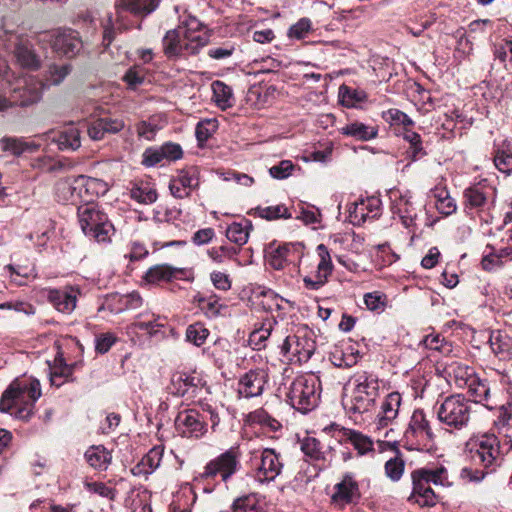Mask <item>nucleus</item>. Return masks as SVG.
Instances as JSON below:
<instances>
[{
  "mask_svg": "<svg viewBox=\"0 0 512 512\" xmlns=\"http://www.w3.org/2000/svg\"><path fill=\"white\" fill-rule=\"evenodd\" d=\"M209 42L204 25L192 15L180 16L177 28L166 32L162 39L163 52L168 59L196 55Z\"/></svg>",
  "mask_w": 512,
  "mask_h": 512,
  "instance_id": "f257e3e1",
  "label": "nucleus"
},
{
  "mask_svg": "<svg viewBox=\"0 0 512 512\" xmlns=\"http://www.w3.org/2000/svg\"><path fill=\"white\" fill-rule=\"evenodd\" d=\"M240 469V449L232 446L209 460L201 471L195 473L193 481L201 485L205 493H212L221 483L227 484Z\"/></svg>",
  "mask_w": 512,
  "mask_h": 512,
  "instance_id": "f03ea898",
  "label": "nucleus"
},
{
  "mask_svg": "<svg viewBox=\"0 0 512 512\" xmlns=\"http://www.w3.org/2000/svg\"><path fill=\"white\" fill-rule=\"evenodd\" d=\"M41 397L38 380L15 379L0 398V412L10 413L17 419L28 420L34 411L36 401Z\"/></svg>",
  "mask_w": 512,
  "mask_h": 512,
  "instance_id": "7ed1b4c3",
  "label": "nucleus"
},
{
  "mask_svg": "<svg viewBox=\"0 0 512 512\" xmlns=\"http://www.w3.org/2000/svg\"><path fill=\"white\" fill-rule=\"evenodd\" d=\"M320 395V379L314 374H305L296 377L291 382L287 392V399L295 410L306 414L318 406Z\"/></svg>",
  "mask_w": 512,
  "mask_h": 512,
  "instance_id": "20e7f679",
  "label": "nucleus"
},
{
  "mask_svg": "<svg viewBox=\"0 0 512 512\" xmlns=\"http://www.w3.org/2000/svg\"><path fill=\"white\" fill-rule=\"evenodd\" d=\"M437 418L448 431H460L469 425L472 415L470 400L461 394L447 396L435 406Z\"/></svg>",
  "mask_w": 512,
  "mask_h": 512,
  "instance_id": "39448f33",
  "label": "nucleus"
},
{
  "mask_svg": "<svg viewBox=\"0 0 512 512\" xmlns=\"http://www.w3.org/2000/svg\"><path fill=\"white\" fill-rule=\"evenodd\" d=\"M78 219L84 234L97 242H106L113 232V225L97 204L79 205Z\"/></svg>",
  "mask_w": 512,
  "mask_h": 512,
  "instance_id": "423d86ee",
  "label": "nucleus"
},
{
  "mask_svg": "<svg viewBox=\"0 0 512 512\" xmlns=\"http://www.w3.org/2000/svg\"><path fill=\"white\" fill-rule=\"evenodd\" d=\"M248 463L260 483L274 481L284 466L281 455L275 449L263 447L250 450Z\"/></svg>",
  "mask_w": 512,
  "mask_h": 512,
  "instance_id": "0eeeda50",
  "label": "nucleus"
},
{
  "mask_svg": "<svg viewBox=\"0 0 512 512\" xmlns=\"http://www.w3.org/2000/svg\"><path fill=\"white\" fill-rule=\"evenodd\" d=\"M316 344L311 332L307 329H297L281 344V353L291 363H306L313 355Z\"/></svg>",
  "mask_w": 512,
  "mask_h": 512,
  "instance_id": "6e6552de",
  "label": "nucleus"
},
{
  "mask_svg": "<svg viewBox=\"0 0 512 512\" xmlns=\"http://www.w3.org/2000/svg\"><path fill=\"white\" fill-rule=\"evenodd\" d=\"M471 458L484 468L493 466L500 457V444L494 434H483L469 444Z\"/></svg>",
  "mask_w": 512,
  "mask_h": 512,
  "instance_id": "1a4fd4ad",
  "label": "nucleus"
},
{
  "mask_svg": "<svg viewBox=\"0 0 512 512\" xmlns=\"http://www.w3.org/2000/svg\"><path fill=\"white\" fill-rule=\"evenodd\" d=\"M175 427L182 437L199 439L208 430L205 415L197 409H186L180 411L175 419Z\"/></svg>",
  "mask_w": 512,
  "mask_h": 512,
  "instance_id": "9d476101",
  "label": "nucleus"
},
{
  "mask_svg": "<svg viewBox=\"0 0 512 512\" xmlns=\"http://www.w3.org/2000/svg\"><path fill=\"white\" fill-rule=\"evenodd\" d=\"M303 248L304 246L300 242L282 245L270 243L265 249V259L273 269L281 270L287 262H292L299 258Z\"/></svg>",
  "mask_w": 512,
  "mask_h": 512,
  "instance_id": "9b49d317",
  "label": "nucleus"
},
{
  "mask_svg": "<svg viewBox=\"0 0 512 512\" xmlns=\"http://www.w3.org/2000/svg\"><path fill=\"white\" fill-rule=\"evenodd\" d=\"M43 294L58 312L71 314L76 308L81 292L77 286H64L61 288H46L43 290Z\"/></svg>",
  "mask_w": 512,
  "mask_h": 512,
  "instance_id": "f8f14e48",
  "label": "nucleus"
},
{
  "mask_svg": "<svg viewBox=\"0 0 512 512\" xmlns=\"http://www.w3.org/2000/svg\"><path fill=\"white\" fill-rule=\"evenodd\" d=\"M425 473L424 469H416L411 473L413 487L408 501L420 507H433L437 503V496L424 476Z\"/></svg>",
  "mask_w": 512,
  "mask_h": 512,
  "instance_id": "ddd939ff",
  "label": "nucleus"
},
{
  "mask_svg": "<svg viewBox=\"0 0 512 512\" xmlns=\"http://www.w3.org/2000/svg\"><path fill=\"white\" fill-rule=\"evenodd\" d=\"M268 383L266 370L257 368L251 369L240 376L237 392L240 397L253 398L261 396Z\"/></svg>",
  "mask_w": 512,
  "mask_h": 512,
  "instance_id": "4468645a",
  "label": "nucleus"
},
{
  "mask_svg": "<svg viewBox=\"0 0 512 512\" xmlns=\"http://www.w3.org/2000/svg\"><path fill=\"white\" fill-rule=\"evenodd\" d=\"M53 50L58 54L73 57L82 49L79 34L72 29H57L47 34Z\"/></svg>",
  "mask_w": 512,
  "mask_h": 512,
  "instance_id": "2eb2a0df",
  "label": "nucleus"
},
{
  "mask_svg": "<svg viewBox=\"0 0 512 512\" xmlns=\"http://www.w3.org/2000/svg\"><path fill=\"white\" fill-rule=\"evenodd\" d=\"M43 84L34 77H21L12 89L17 105L28 106L38 102L42 97Z\"/></svg>",
  "mask_w": 512,
  "mask_h": 512,
  "instance_id": "dca6fc26",
  "label": "nucleus"
},
{
  "mask_svg": "<svg viewBox=\"0 0 512 512\" xmlns=\"http://www.w3.org/2000/svg\"><path fill=\"white\" fill-rule=\"evenodd\" d=\"M199 185V170L197 167H189L178 171L169 182V190L177 199H184Z\"/></svg>",
  "mask_w": 512,
  "mask_h": 512,
  "instance_id": "f3484780",
  "label": "nucleus"
},
{
  "mask_svg": "<svg viewBox=\"0 0 512 512\" xmlns=\"http://www.w3.org/2000/svg\"><path fill=\"white\" fill-rule=\"evenodd\" d=\"M317 254L319 262L315 274L303 278L304 286L309 290H319L323 287L333 270L330 253L324 244L317 246Z\"/></svg>",
  "mask_w": 512,
  "mask_h": 512,
  "instance_id": "a211bd4d",
  "label": "nucleus"
},
{
  "mask_svg": "<svg viewBox=\"0 0 512 512\" xmlns=\"http://www.w3.org/2000/svg\"><path fill=\"white\" fill-rule=\"evenodd\" d=\"M494 192L495 189L489 184L487 179H483L466 188L463 192L465 210H484Z\"/></svg>",
  "mask_w": 512,
  "mask_h": 512,
  "instance_id": "6ab92c4d",
  "label": "nucleus"
},
{
  "mask_svg": "<svg viewBox=\"0 0 512 512\" xmlns=\"http://www.w3.org/2000/svg\"><path fill=\"white\" fill-rule=\"evenodd\" d=\"M381 200L377 197L361 199L349 208V220L353 225H361L369 219H376L381 215Z\"/></svg>",
  "mask_w": 512,
  "mask_h": 512,
  "instance_id": "aec40b11",
  "label": "nucleus"
},
{
  "mask_svg": "<svg viewBox=\"0 0 512 512\" xmlns=\"http://www.w3.org/2000/svg\"><path fill=\"white\" fill-rule=\"evenodd\" d=\"M401 404L402 396L399 392H391L384 398L374 422L377 430L387 428L394 424L398 417Z\"/></svg>",
  "mask_w": 512,
  "mask_h": 512,
  "instance_id": "412c9836",
  "label": "nucleus"
},
{
  "mask_svg": "<svg viewBox=\"0 0 512 512\" xmlns=\"http://www.w3.org/2000/svg\"><path fill=\"white\" fill-rule=\"evenodd\" d=\"M360 497L359 485L352 474H345L340 482L335 484L331 502L337 507H344Z\"/></svg>",
  "mask_w": 512,
  "mask_h": 512,
  "instance_id": "4be33fe9",
  "label": "nucleus"
},
{
  "mask_svg": "<svg viewBox=\"0 0 512 512\" xmlns=\"http://www.w3.org/2000/svg\"><path fill=\"white\" fill-rule=\"evenodd\" d=\"M76 184L78 187V193L75 194V204L87 205L88 203H94V200L100 195L106 192V184L97 178H92L84 175L76 177Z\"/></svg>",
  "mask_w": 512,
  "mask_h": 512,
  "instance_id": "5701e85b",
  "label": "nucleus"
},
{
  "mask_svg": "<svg viewBox=\"0 0 512 512\" xmlns=\"http://www.w3.org/2000/svg\"><path fill=\"white\" fill-rule=\"evenodd\" d=\"M7 39L3 40V46L8 50H13L17 60L25 67H36L37 59L31 46L20 36L11 31H4Z\"/></svg>",
  "mask_w": 512,
  "mask_h": 512,
  "instance_id": "b1692460",
  "label": "nucleus"
},
{
  "mask_svg": "<svg viewBox=\"0 0 512 512\" xmlns=\"http://www.w3.org/2000/svg\"><path fill=\"white\" fill-rule=\"evenodd\" d=\"M301 450L308 461L320 469L326 467L331 461L330 446L322 444L314 437L304 438L301 442Z\"/></svg>",
  "mask_w": 512,
  "mask_h": 512,
  "instance_id": "393cba45",
  "label": "nucleus"
},
{
  "mask_svg": "<svg viewBox=\"0 0 512 512\" xmlns=\"http://www.w3.org/2000/svg\"><path fill=\"white\" fill-rule=\"evenodd\" d=\"M405 436L407 439L419 438L425 447L427 443L434 441L435 435L423 410L417 409L413 412Z\"/></svg>",
  "mask_w": 512,
  "mask_h": 512,
  "instance_id": "a878e982",
  "label": "nucleus"
},
{
  "mask_svg": "<svg viewBox=\"0 0 512 512\" xmlns=\"http://www.w3.org/2000/svg\"><path fill=\"white\" fill-rule=\"evenodd\" d=\"M202 386V379L197 375L177 372L171 378L172 393L178 396L195 397L197 390Z\"/></svg>",
  "mask_w": 512,
  "mask_h": 512,
  "instance_id": "bb28decb",
  "label": "nucleus"
},
{
  "mask_svg": "<svg viewBox=\"0 0 512 512\" xmlns=\"http://www.w3.org/2000/svg\"><path fill=\"white\" fill-rule=\"evenodd\" d=\"M394 199L392 201V212L398 215L402 224L406 228H410L415 224L417 218L416 208L412 202V195L410 192L404 194H393Z\"/></svg>",
  "mask_w": 512,
  "mask_h": 512,
  "instance_id": "cd10ccee",
  "label": "nucleus"
},
{
  "mask_svg": "<svg viewBox=\"0 0 512 512\" xmlns=\"http://www.w3.org/2000/svg\"><path fill=\"white\" fill-rule=\"evenodd\" d=\"M164 454L163 446H154L146 455L131 469V473L138 477H147L152 474L161 464Z\"/></svg>",
  "mask_w": 512,
  "mask_h": 512,
  "instance_id": "c85d7f7f",
  "label": "nucleus"
},
{
  "mask_svg": "<svg viewBox=\"0 0 512 512\" xmlns=\"http://www.w3.org/2000/svg\"><path fill=\"white\" fill-rule=\"evenodd\" d=\"M160 0H120L117 5V16L123 18L124 12H130L138 17H145L155 11Z\"/></svg>",
  "mask_w": 512,
  "mask_h": 512,
  "instance_id": "c756f323",
  "label": "nucleus"
},
{
  "mask_svg": "<svg viewBox=\"0 0 512 512\" xmlns=\"http://www.w3.org/2000/svg\"><path fill=\"white\" fill-rule=\"evenodd\" d=\"M444 373L459 388H465L476 376L472 367L456 360L446 363Z\"/></svg>",
  "mask_w": 512,
  "mask_h": 512,
  "instance_id": "7c9ffc66",
  "label": "nucleus"
},
{
  "mask_svg": "<svg viewBox=\"0 0 512 512\" xmlns=\"http://www.w3.org/2000/svg\"><path fill=\"white\" fill-rule=\"evenodd\" d=\"M48 138L54 142L59 150H76L80 147V130L76 126H69L57 134L50 132Z\"/></svg>",
  "mask_w": 512,
  "mask_h": 512,
  "instance_id": "2f4dec72",
  "label": "nucleus"
},
{
  "mask_svg": "<svg viewBox=\"0 0 512 512\" xmlns=\"http://www.w3.org/2000/svg\"><path fill=\"white\" fill-rule=\"evenodd\" d=\"M342 135L352 137L358 141H369L377 137L376 126L367 125L359 121H352L339 129Z\"/></svg>",
  "mask_w": 512,
  "mask_h": 512,
  "instance_id": "473e14b6",
  "label": "nucleus"
},
{
  "mask_svg": "<svg viewBox=\"0 0 512 512\" xmlns=\"http://www.w3.org/2000/svg\"><path fill=\"white\" fill-rule=\"evenodd\" d=\"M349 385L353 390L371 394V396L378 397L379 394V379L373 374L361 372L355 374L349 380Z\"/></svg>",
  "mask_w": 512,
  "mask_h": 512,
  "instance_id": "72a5a7b5",
  "label": "nucleus"
},
{
  "mask_svg": "<svg viewBox=\"0 0 512 512\" xmlns=\"http://www.w3.org/2000/svg\"><path fill=\"white\" fill-rule=\"evenodd\" d=\"M85 460L95 470L104 471L108 468L112 460V455L102 445L89 447L85 454Z\"/></svg>",
  "mask_w": 512,
  "mask_h": 512,
  "instance_id": "f704fd0d",
  "label": "nucleus"
},
{
  "mask_svg": "<svg viewBox=\"0 0 512 512\" xmlns=\"http://www.w3.org/2000/svg\"><path fill=\"white\" fill-rule=\"evenodd\" d=\"M431 197L436 200L435 207L439 213L449 216L456 212L457 205L446 187L437 185L431 191Z\"/></svg>",
  "mask_w": 512,
  "mask_h": 512,
  "instance_id": "c9c22d12",
  "label": "nucleus"
},
{
  "mask_svg": "<svg viewBox=\"0 0 512 512\" xmlns=\"http://www.w3.org/2000/svg\"><path fill=\"white\" fill-rule=\"evenodd\" d=\"M54 193L58 202L74 205L76 196L75 194L78 193L76 177L59 179L55 183Z\"/></svg>",
  "mask_w": 512,
  "mask_h": 512,
  "instance_id": "e433bc0d",
  "label": "nucleus"
},
{
  "mask_svg": "<svg viewBox=\"0 0 512 512\" xmlns=\"http://www.w3.org/2000/svg\"><path fill=\"white\" fill-rule=\"evenodd\" d=\"M193 302L200 307V309L208 316V317H217L221 314V310L226 307L223 303L220 302V298L214 294L210 293L209 295H204L202 293H197L193 297Z\"/></svg>",
  "mask_w": 512,
  "mask_h": 512,
  "instance_id": "4c0bfd02",
  "label": "nucleus"
},
{
  "mask_svg": "<svg viewBox=\"0 0 512 512\" xmlns=\"http://www.w3.org/2000/svg\"><path fill=\"white\" fill-rule=\"evenodd\" d=\"M0 146L3 151L10 152L15 156H20L25 152H34L39 148V144L33 141H25L16 137L1 138Z\"/></svg>",
  "mask_w": 512,
  "mask_h": 512,
  "instance_id": "58836bf2",
  "label": "nucleus"
},
{
  "mask_svg": "<svg viewBox=\"0 0 512 512\" xmlns=\"http://www.w3.org/2000/svg\"><path fill=\"white\" fill-rule=\"evenodd\" d=\"M465 388H467L470 395L474 397V402H485L484 405L488 409L494 408V406L490 404L491 395L487 380H482L475 376L474 381L469 382Z\"/></svg>",
  "mask_w": 512,
  "mask_h": 512,
  "instance_id": "ea45409f",
  "label": "nucleus"
},
{
  "mask_svg": "<svg viewBox=\"0 0 512 512\" xmlns=\"http://www.w3.org/2000/svg\"><path fill=\"white\" fill-rule=\"evenodd\" d=\"M402 137L406 142L409 143V148L406 151L408 159L411 161H417L427 154L423 147L420 134L411 129H405Z\"/></svg>",
  "mask_w": 512,
  "mask_h": 512,
  "instance_id": "a19ab883",
  "label": "nucleus"
},
{
  "mask_svg": "<svg viewBox=\"0 0 512 512\" xmlns=\"http://www.w3.org/2000/svg\"><path fill=\"white\" fill-rule=\"evenodd\" d=\"M213 91V100L216 105L225 110L233 106V91L230 86L222 81L216 80L211 85Z\"/></svg>",
  "mask_w": 512,
  "mask_h": 512,
  "instance_id": "79ce46f5",
  "label": "nucleus"
},
{
  "mask_svg": "<svg viewBox=\"0 0 512 512\" xmlns=\"http://www.w3.org/2000/svg\"><path fill=\"white\" fill-rule=\"evenodd\" d=\"M343 437L350 442L358 451L359 455H364L373 450V441L366 435L353 429L343 428Z\"/></svg>",
  "mask_w": 512,
  "mask_h": 512,
  "instance_id": "37998d69",
  "label": "nucleus"
},
{
  "mask_svg": "<svg viewBox=\"0 0 512 512\" xmlns=\"http://www.w3.org/2000/svg\"><path fill=\"white\" fill-rule=\"evenodd\" d=\"M247 419L250 424L260 425L271 432H276L282 428V424L262 408L249 413Z\"/></svg>",
  "mask_w": 512,
  "mask_h": 512,
  "instance_id": "c03bdc74",
  "label": "nucleus"
},
{
  "mask_svg": "<svg viewBox=\"0 0 512 512\" xmlns=\"http://www.w3.org/2000/svg\"><path fill=\"white\" fill-rule=\"evenodd\" d=\"M252 228L249 220L243 222H234L230 224L226 230V237L235 244L240 246L247 243L249 238V231Z\"/></svg>",
  "mask_w": 512,
  "mask_h": 512,
  "instance_id": "a18cd8bd",
  "label": "nucleus"
},
{
  "mask_svg": "<svg viewBox=\"0 0 512 512\" xmlns=\"http://www.w3.org/2000/svg\"><path fill=\"white\" fill-rule=\"evenodd\" d=\"M268 329L271 330L270 341L281 348V344L286 343V338H290L293 331L288 322L277 321L276 319H268Z\"/></svg>",
  "mask_w": 512,
  "mask_h": 512,
  "instance_id": "49530a36",
  "label": "nucleus"
},
{
  "mask_svg": "<svg viewBox=\"0 0 512 512\" xmlns=\"http://www.w3.org/2000/svg\"><path fill=\"white\" fill-rule=\"evenodd\" d=\"M339 99L343 106L351 108L366 101L367 94L362 89H353L347 85H341L339 88Z\"/></svg>",
  "mask_w": 512,
  "mask_h": 512,
  "instance_id": "de8ad7c7",
  "label": "nucleus"
},
{
  "mask_svg": "<svg viewBox=\"0 0 512 512\" xmlns=\"http://www.w3.org/2000/svg\"><path fill=\"white\" fill-rule=\"evenodd\" d=\"M376 399L377 397L371 396V394L352 389L349 410L353 413H365L374 406Z\"/></svg>",
  "mask_w": 512,
  "mask_h": 512,
  "instance_id": "09e8293b",
  "label": "nucleus"
},
{
  "mask_svg": "<svg viewBox=\"0 0 512 512\" xmlns=\"http://www.w3.org/2000/svg\"><path fill=\"white\" fill-rule=\"evenodd\" d=\"M176 270L169 265L160 264L151 267L145 274V280L151 284H160L170 281Z\"/></svg>",
  "mask_w": 512,
  "mask_h": 512,
  "instance_id": "8fccbe9b",
  "label": "nucleus"
},
{
  "mask_svg": "<svg viewBox=\"0 0 512 512\" xmlns=\"http://www.w3.org/2000/svg\"><path fill=\"white\" fill-rule=\"evenodd\" d=\"M131 198L141 204H152L157 200L158 194L149 183H141L131 189Z\"/></svg>",
  "mask_w": 512,
  "mask_h": 512,
  "instance_id": "3c124183",
  "label": "nucleus"
},
{
  "mask_svg": "<svg viewBox=\"0 0 512 512\" xmlns=\"http://www.w3.org/2000/svg\"><path fill=\"white\" fill-rule=\"evenodd\" d=\"M382 118L390 126H403L405 129H410L414 125V121L403 111L397 108H391L382 113Z\"/></svg>",
  "mask_w": 512,
  "mask_h": 512,
  "instance_id": "603ef678",
  "label": "nucleus"
},
{
  "mask_svg": "<svg viewBox=\"0 0 512 512\" xmlns=\"http://www.w3.org/2000/svg\"><path fill=\"white\" fill-rule=\"evenodd\" d=\"M256 214L266 220H277V219H289L292 217L291 213L289 212L288 208L283 205H275V206H266V207H257L256 208Z\"/></svg>",
  "mask_w": 512,
  "mask_h": 512,
  "instance_id": "864d4df0",
  "label": "nucleus"
},
{
  "mask_svg": "<svg viewBox=\"0 0 512 512\" xmlns=\"http://www.w3.org/2000/svg\"><path fill=\"white\" fill-rule=\"evenodd\" d=\"M209 330L200 322L189 325L186 329V340L197 347L205 343L209 336Z\"/></svg>",
  "mask_w": 512,
  "mask_h": 512,
  "instance_id": "5fc2aeb1",
  "label": "nucleus"
},
{
  "mask_svg": "<svg viewBox=\"0 0 512 512\" xmlns=\"http://www.w3.org/2000/svg\"><path fill=\"white\" fill-rule=\"evenodd\" d=\"M268 319H266L259 328H256L249 336L250 345L254 349H262L266 347V341L270 340L271 330L268 329Z\"/></svg>",
  "mask_w": 512,
  "mask_h": 512,
  "instance_id": "6e6d98bb",
  "label": "nucleus"
},
{
  "mask_svg": "<svg viewBox=\"0 0 512 512\" xmlns=\"http://www.w3.org/2000/svg\"><path fill=\"white\" fill-rule=\"evenodd\" d=\"M364 303L370 311L380 313L387 306V296L380 291L369 292L364 295Z\"/></svg>",
  "mask_w": 512,
  "mask_h": 512,
  "instance_id": "4d7b16f0",
  "label": "nucleus"
},
{
  "mask_svg": "<svg viewBox=\"0 0 512 512\" xmlns=\"http://www.w3.org/2000/svg\"><path fill=\"white\" fill-rule=\"evenodd\" d=\"M426 472L424 476L427 478L429 484L449 486L450 482L448 479L447 469L440 465L433 468H423Z\"/></svg>",
  "mask_w": 512,
  "mask_h": 512,
  "instance_id": "13d9d810",
  "label": "nucleus"
},
{
  "mask_svg": "<svg viewBox=\"0 0 512 512\" xmlns=\"http://www.w3.org/2000/svg\"><path fill=\"white\" fill-rule=\"evenodd\" d=\"M217 128L218 122L216 119H205L200 121L195 130L198 142H206L216 132Z\"/></svg>",
  "mask_w": 512,
  "mask_h": 512,
  "instance_id": "bf43d9fd",
  "label": "nucleus"
},
{
  "mask_svg": "<svg viewBox=\"0 0 512 512\" xmlns=\"http://www.w3.org/2000/svg\"><path fill=\"white\" fill-rule=\"evenodd\" d=\"M145 75L146 73L143 68L133 66L126 71L122 80L127 84L129 89L135 90L144 83Z\"/></svg>",
  "mask_w": 512,
  "mask_h": 512,
  "instance_id": "052dcab7",
  "label": "nucleus"
},
{
  "mask_svg": "<svg viewBox=\"0 0 512 512\" xmlns=\"http://www.w3.org/2000/svg\"><path fill=\"white\" fill-rule=\"evenodd\" d=\"M239 250L232 246H220V247H212L207 251L210 259L217 263L221 264L225 259H232L234 256L238 254Z\"/></svg>",
  "mask_w": 512,
  "mask_h": 512,
  "instance_id": "680f3d73",
  "label": "nucleus"
},
{
  "mask_svg": "<svg viewBox=\"0 0 512 512\" xmlns=\"http://www.w3.org/2000/svg\"><path fill=\"white\" fill-rule=\"evenodd\" d=\"M385 474L386 476L391 479L392 481L396 482L400 480V478L403 475L404 468H405V462L400 457H394L389 459L385 463Z\"/></svg>",
  "mask_w": 512,
  "mask_h": 512,
  "instance_id": "e2e57ef3",
  "label": "nucleus"
},
{
  "mask_svg": "<svg viewBox=\"0 0 512 512\" xmlns=\"http://www.w3.org/2000/svg\"><path fill=\"white\" fill-rule=\"evenodd\" d=\"M84 487L87 491L91 493H95L103 498H107L109 500H114L116 497V490L112 487H109L107 484L103 482H97V481H86L84 483Z\"/></svg>",
  "mask_w": 512,
  "mask_h": 512,
  "instance_id": "0e129e2a",
  "label": "nucleus"
},
{
  "mask_svg": "<svg viewBox=\"0 0 512 512\" xmlns=\"http://www.w3.org/2000/svg\"><path fill=\"white\" fill-rule=\"evenodd\" d=\"M294 170L295 165L292 161L282 160L269 169V174L274 179L283 180L291 176Z\"/></svg>",
  "mask_w": 512,
  "mask_h": 512,
  "instance_id": "69168bd1",
  "label": "nucleus"
},
{
  "mask_svg": "<svg viewBox=\"0 0 512 512\" xmlns=\"http://www.w3.org/2000/svg\"><path fill=\"white\" fill-rule=\"evenodd\" d=\"M494 164L500 172L510 174L512 172V153L498 149L494 156Z\"/></svg>",
  "mask_w": 512,
  "mask_h": 512,
  "instance_id": "338daca9",
  "label": "nucleus"
},
{
  "mask_svg": "<svg viewBox=\"0 0 512 512\" xmlns=\"http://www.w3.org/2000/svg\"><path fill=\"white\" fill-rule=\"evenodd\" d=\"M116 341L117 337L113 333H101L95 338V350L100 354H105L111 349Z\"/></svg>",
  "mask_w": 512,
  "mask_h": 512,
  "instance_id": "774afa93",
  "label": "nucleus"
}]
</instances>
